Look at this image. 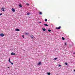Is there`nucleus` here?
I'll list each match as a JSON object with an SVG mask.
<instances>
[{
    "label": "nucleus",
    "instance_id": "nucleus-1",
    "mask_svg": "<svg viewBox=\"0 0 75 75\" xmlns=\"http://www.w3.org/2000/svg\"><path fill=\"white\" fill-rule=\"evenodd\" d=\"M0 35L1 37H4V35L3 33H1L0 34Z\"/></svg>",
    "mask_w": 75,
    "mask_h": 75
},
{
    "label": "nucleus",
    "instance_id": "nucleus-2",
    "mask_svg": "<svg viewBox=\"0 0 75 75\" xmlns=\"http://www.w3.org/2000/svg\"><path fill=\"white\" fill-rule=\"evenodd\" d=\"M12 11H13V12L14 13H15V12H16V10H15V9H14L12 8Z\"/></svg>",
    "mask_w": 75,
    "mask_h": 75
},
{
    "label": "nucleus",
    "instance_id": "nucleus-3",
    "mask_svg": "<svg viewBox=\"0 0 75 75\" xmlns=\"http://www.w3.org/2000/svg\"><path fill=\"white\" fill-rule=\"evenodd\" d=\"M61 26H59V27L58 28L56 27V30H59L60 28H61Z\"/></svg>",
    "mask_w": 75,
    "mask_h": 75
},
{
    "label": "nucleus",
    "instance_id": "nucleus-4",
    "mask_svg": "<svg viewBox=\"0 0 75 75\" xmlns=\"http://www.w3.org/2000/svg\"><path fill=\"white\" fill-rule=\"evenodd\" d=\"M16 53L13 52L11 53V55H15Z\"/></svg>",
    "mask_w": 75,
    "mask_h": 75
},
{
    "label": "nucleus",
    "instance_id": "nucleus-5",
    "mask_svg": "<svg viewBox=\"0 0 75 75\" xmlns=\"http://www.w3.org/2000/svg\"><path fill=\"white\" fill-rule=\"evenodd\" d=\"M1 10H2V11H4V7H3L1 9Z\"/></svg>",
    "mask_w": 75,
    "mask_h": 75
},
{
    "label": "nucleus",
    "instance_id": "nucleus-6",
    "mask_svg": "<svg viewBox=\"0 0 75 75\" xmlns=\"http://www.w3.org/2000/svg\"><path fill=\"white\" fill-rule=\"evenodd\" d=\"M42 30H43V31H46V29H45V28H42Z\"/></svg>",
    "mask_w": 75,
    "mask_h": 75
},
{
    "label": "nucleus",
    "instance_id": "nucleus-7",
    "mask_svg": "<svg viewBox=\"0 0 75 75\" xmlns=\"http://www.w3.org/2000/svg\"><path fill=\"white\" fill-rule=\"evenodd\" d=\"M16 31H20V29H16Z\"/></svg>",
    "mask_w": 75,
    "mask_h": 75
},
{
    "label": "nucleus",
    "instance_id": "nucleus-8",
    "mask_svg": "<svg viewBox=\"0 0 75 75\" xmlns=\"http://www.w3.org/2000/svg\"><path fill=\"white\" fill-rule=\"evenodd\" d=\"M30 37L31 38L33 39L34 38V37L33 36V35H32V36H30Z\"/></svg>",
    "mask_w": 75,
    "mask_h": 75
},
{
    "label": "nucleus",
    "instance_id": "nucleus-9",
    "mask_svg": "<svg viewBox=\"0 0 75 75\" xmlns=\"http://www.w3.org/2000/svg\"><path fill=\"white\" fill-rule=\"evenodd\" d=\"M38 65H41V62H39V63L38 64Z\"/></svg>",
    "mask_w": 75,
    "mask_h": 75
},
{
    "label": "nucleus",
    "instance_id": "nucleus-10",
    "mask_svg": "<svg viewBox=\"0 0 75 75\" xmlns=\"http://www.w3.org/2000/svg\"><path fill=\"white\" fill-rule=\"evenodd\" d=\"M39 14H40V15H41L42 14V12H39Z\"/></svg>",
    "mask_w": 75,
    "mask_h": 75
},
{
    "label": "nucleus",
    "instance_id": "nucleus-11",
    "mask_svg": "<svg viewBox=\"0 0 75 75\" xmlns=\"http://www.w3.org/2000/svg\"><path fill=\"white\" fill-rule=\"evenodd\" d=\"M44 25H45V26H48V25L47 24H45V23L44 24Z\"/></svg>",
    "mask_w": 75,
    "mask_h": 75
},
{
    "label": "nucleus",
    "instance_id": "nucleus-12",
    "mask_svg": "<svg viewBox=\"0 0 75 75\" xmlns=\"http://www.w3.org/2000/svg\"><path fill=\"white\" fill-rule=\"evenodd\" d=\"M19 7H22V6H21V4L19 5Z\"/></svg>",
    "mask_w": 75,
    "mask_h": 75
},
{
    "label": "nucleus",
    "instance_id": "nucleus-13",
    "mask_svg": "<svg viewBox=\"0 0 75 75\" xmlns=\"http://www.w3.org/2000/svg\"><path fill=\"white\" fill-rule=\"evenodd\" d=\"M62 40H65V38H64V37H62Z\"/></svg>",
    "mask_w": 75,
    "mask_h": 75
},
{
    "label": "nucleus",
    "instance_id": "nucleus-14",
    "mask_svg": "<svg viewBox=\"0 0 75 75\" xmlns=\"http://www.w3.org/2000/svg\"><path fill=\"white\" fill-rule=\"evenodd\" d=\"M64 44H65V46L67 45V43L66 42H65Z\"/></svg>",
    "mask_w": 75,
    "mask_h": 75
},
{
    "label": "nucleus",
    "instance_id": "nucleus-15",
    "mask_svg": "<svg viewBox=\"0 0 75 75\" xmlns=\"http://www.w3.org/2000/svg\"><path fill=\"white\" fill-rule=\"evenodd\" d=\"M25 35H28V34H29V33H25Z\"/></svg>",
    "mask_w": 75,
    "mask_h": 75
},
{
    "label": "nucleus",
    "instance_id": "nucleus-16",
    "mask_svg": "<svg viewBox=\"0 0 75 75\" xmlns=\"http://www.w3.org/2000/svg\"><path fill=\"white\" fill-rule=\"evenodd\" d=\"M8 61L9 62H11V61H10V58L9 59Z\"/></svg>",
    "mask_w": 75,
    "mask_h": 75
},
{
    "label": "nucleus",
    "instance_id": "nucleus-17",
    "mask_svg": "<svg viewBox=\"0 0 75 75\" xmlns=\"http://www.w3.org/2000/svg\"><path fill=\"white\" fill-rule=\"evenodd\" d=\"M47 75H51V73L50 72L48 73Z\"/></svg>",
    "mask_w": 75,
    "mask_h": 75
},
{
    "label": "nucleus",
    "instance_id": "nucleus-18",
    "mask_svg": "<svg viewBox=\"0 0 75 75\" xmlns=\"http://www.w3.org/2000/svg\"><path fill=\"white\" fill-rule=\"evenodd\" d=\"M45 21L46 22H47V19H45Z\"/></svg>",
    "mask_w": 75,
    "mask_h": 75
},
{
    "label": "nucleus",
    "instance_id": "nucleus-19",
    "mask_svg": "<svg viewBox=\"0 0 75 75\" xmlns=\"http://www.w3.org/2000/svg\"><path fill=\"white\" fill-rule=\"evenodd\" d=\"M57 58H54V60H57Z\"/></svg>",
    "mask_w": 75,
    "mask_h": 75
},
{
    "label": "nucleus",
    "instance_id": "nucleus-20",
    "mask_svg": "<svg viewBox=\"0 0 75 75\" xmlns=\"http://www.w3.org/2000/svg\"><path fill=\"white\" fill-rule=\"evenodd\" d=\"M48 31H49V32H51V30H48Z\"/></svg>",
    "mask_w": 75,
    "mask_h": 75
},
{
    "label": "nucleus",
    "instance_id": "nucleus-21",
    "mask_svg": "<svg viewBox=\"0 0 75 75\" xmlns=\"http://www.w3.org/2000/svg\"><path fill=\"white\" fill-rule=\"evenodd\" d=\"M27 14L28 16H29V15H30V13H27Z\"/></svg>",
    "mask_w": 75,
    "mask_h": 75
},
{
    "label": "nucleus",
    "instance_id": "nucleus-22",
    "mask_svg": "<svg viewBox=\"0 0 75 75\" xmlns=\"http://www.w3.org/2000/svg\"><path fill=\"white\" fill-rule=\"evenodd\" d=\"M65 64L66 65H68V64H67V63H65Z\"/></svg>",
    "mask_w": 75,
    "mask_h": 75
},
{
    "label": "nucleus",
    "instance_id": "nucleus-23",
    "mask_svg": "<svg viewBox=\"0 0 75 75\" xmlns=\"http://www.w3.org/2000/svg\"><path fill=\"white\" fill-rule=\"evenodd\" d=\"M10 63H11V64H12V65H13V63L11 62Z\"/></svg>",
    "mask_w": 75,
    "mask_h": 75
},
{
    "label": "nucleus",
    "instance_id": "nucleus-24",
    "mask_svg": "<svg viewBox=\"0 0 75 75\" xmlns=\"http://www.w3.org/2000/svg\"><path fill=\"white\" fill-rule=\"evenodd\" d=\"M59 67H61V65L59 64Z\"/></svg>",
    "mask_w": 75,
    "mask_h": 75
},
{
    "label": "nucleus",
    "instance_id": "nucleus-25",
    "mask_svg": "<svg viewBox=\"0 0 75 75\" xmlns=\"http://www.w3.org/2000/svg\"><path fill=\"white\" fill-rule=\"evenodd\" d=\"M2 15V13H0V16H1Z\"/></svg>",
    "mask_w": 75,
    "mask_h": 75
},
{
    "label": "nucleus",
    "instance_id": "nucleus-26",
    "mask_svg": "<svg viewBox=\"0 0 75 75\" xmlns=\"http://www.w3.org/2000/svg\"><path fill=\"white\" fill-rule=\"evenodd\" d=\"M39 23H41V22H39Z\"/></svg>",
    "mask_w": 75,
    "mask_h": 75
},
{
    "label": "nucleus",
    "instance_id": "nucleus-27",
    "mask_svg": "<svg viewBox=\"0 0 75 75\" xmlns=\"http://www.w3.org/2000/svg\"><path fill=\"white\" fill-rule=\"evenodd\" d=\"M27 5H29V4H28L27 3Z\"/></svg>",
    "mask_w": 75,
    "mask_h": 75
},
{
    "label": "nucleus",
    "instance_id": "nucleus-28",
    "mask_svg": "<svg viewBox=\"0 0 75 75\" xmlns=\"http://www.w3.org/2000/svg\"><path fill=\"white\" fill-rule=\"evenodd\" d=\"M23 35H23V38H24V36H23Z\"/></svg>",
    "mask_w": 75,
    "mask_h": 75
},
{
    "label": "nucleus",
    "instance_id": "nucleus-29",
    "mask_svg": "<svg viewBox=\"0 0 75 75\" xmlns=\"http://www.w3.org/2000/svg\"><path fill=\"white\" fill-rule=\"evenodd\" d=\"M8 68H9L10 67H8Z\"/></svg>",
    "mask_w": 75,
    "mask_h": 75
},
{
    "label": "nucleus",
    "instance_id": "nucleus-30",
    "mask_svg": "<svg viewBox=\"0 0 75 75\" xmlns=\"http://www.w3.org/2000/svg\"><path fill=\"white\" fill-rule=\"evenodd\" d=\"M74 72H75V69L74 70Z\"/></svg>",
    "mask_w": 75,
    "mask_h": 75
},
{
    "label": "nucleus",
    "instance_id": "nucleus-31",
    "mask_svg": "<svg viewBox=\"0 0 75 75\" xmlns=\"http://www.w3.org/2000/svg\"><path fill=\"white\" fill-rule=\"evenodd\" d=\"M74 54H75V52L74 53Z\"/></svg>",
    "mask_w": 75,
    "mask_h": 75
}]
</instances>
